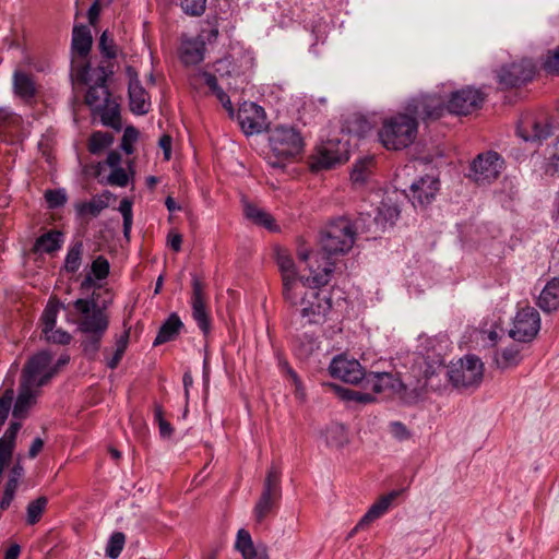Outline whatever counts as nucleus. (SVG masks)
I'll return each mask as SVG.
<instances>
[{"instance_id":"f257e3e1","label":"nucleus","mask_w":559,"mask_h":559,"mask_svg":"<svg viewBox=\"0 0 559 559\" xmlns=\"http://www.w3.org/2000/svg\"><path fill=\"white\" fill-rule=\"evenodd\" d=\"M68 310V321L76 324L82 334L81 346L84 354L94 359L100 348L102 340L109 326V316L94 299L79 298L68 306L50 298L41 316L43 331L49 332L57 322L59 309Z\"/></svg>"},{"instance_id":"f03ea898","label":"nucleus","mask_w":559,"mask_h":559,"mask_svg":"<svg viewBox=\"0 0 559 559\" xmlns=\"http://www.w3.org/2000/svg\"><path fill=\"white\" fill-rule=\"evenodd\" d=\"M311 281L297 285L293 292L284 296L285 301L299 310L302 319L309 324H321L326 321L332 310L331 296L321 287L329 284L334 272V262L325 261L321 270V264L317 266L313 263L307 264Z\"/></svg>"},{"instance_id":"7ed1b4c3","label":"nucleus","mask_w":559,"mask_h":559,"mask_svg":"<svg viewBox=\"0 0 559 559\" xmlns=\"http://www.w3.org/2000/svg\"><path fill=\"white\" fill-rule=\"evenodd\" d=\"M357 236V229L347 217H338L332 221L321 234L320 245L322 252L311 253L307 249H299L297 254L300 261L313 263L316 266L324 265L325 261L332 262L333 255L346 254L353 248ZM322 272V269L320 270Z\"/></svg>"},{"instance_id":"20e7f679","label":"nucleus","mask_w":559,"mask_h":559,"mask_svg":"<svg viewBox=\"0 0 559 559\" xmlns=\"http://www.w3.org/2000/svg\"><path fill=\"white\" fill-rule=\"evenodd\" d=\"M418 133V122L405 109L385 118L378 132L381 144L390 151H400L414 143Z\"/></svg>"},{"instance_id":"39448f33","label":"nucleus","mask_w":559,"mask_h":559,"mask_svg":"<svg viewBox=\"0 0 559 559\" xmlns=\"http://www.w3.org/2000/svg\"><path fill=\"white\" fill-rule=\"evenodd\" d=\"M271 152L266 156V163L272 168L283 169L286 163L300 154L304 150V138L293 127H275L269 138Z\"/></svg>"},{"instance_id":"423d86ee","label":"nucleus","mask_w":559,"mask_h":559,"mask_svg":"<svg viewBox=\"0 0 559 559\" xmlns=\"http://www.w3.org/2000/svg\"><path fill=\"white\" fill-rule=\"evenodd\" d=\"M450 382L457 389H475L484 378V364L475 355H466L449 370Z\"/></svg>"},{"instance_id":"0eeeda50","label":"nucleus","mask_w":559,"mask_h":559,"mask_svg":"<svg viewBox=\"0 0 559 559\" xmlns=\"http://www.w3.org/2000/svg\"><path fill=\"white\" fill-rule=\"evenodd\" d=\"M51 362L52 356L48 352L35 354L25 364L21 380L40 388L46 385L57 374V367H51Z\"/></svg>"},{"instance_id":"6e6552de","label":"nucleus","mask_w":559,"mask_h":559,"mask_svg":"<svg viewBox=\"0 0 559 559\" xmlns=\"http://www.w3.org/2000/svg\"><path fill=\"white\" fill-rule=\"evenodd\" d=\"M405 110L412 117H415L418 122V119H421L423 121L437 120L448 111V108L443 97L433 93L412 98L406 104Z\"/></svg>"},{"instance_id":"1a4fd4ad","label":"nucleus","mask_w":559,"mask_h":559,"mask_svg":"<svg viewBox=\"0 0 559 559\" xmlns=\"http://www.w3.org/2000/svg\"><path fill=\"white\" fill-rule=\"evenodd\" d=\"M536 67L528 58H521L503 64L497 73L498 83L504 87H516L530 82L535 75Z\"/></svg>"},{"instance_id":"9d476101","label":"nucleus","mask_w":559,"mask_h":559,"mask_svg":"<svg viewBox=\"0 0 559 559\" xmlns=\"http://www.w3.org/2000/svg\"><path fill=\"white\" fill-rule=\"evenodd\" d=\"M503 168V159L498 153L489 151L479 154L472 163L469 177L478 185L496 180Z\"/></svg>"},{"instance_id":"9b49d317","label":"nucleus","mask_w":559,"mask_h":559,"mask_svg":"<svg viewBox=\"0 0 559 559\" xmlns=\"http://www.w3.org/2000/svg\"><path fill=\"white\" fill-rule=\"evenodd\" d=\"M540 329V317L533 307H524L516 312L510 336L519 342H531Z\"/></svg>"},{"instance_id":"f8f14e48","label":"nucleus","mask_w":559,"mask_h":559,"mask_svg":"<svg viewBox=\"0 0 559 559\" xmlns=\"http://www.w3.org/2000/svg\"><path fill=\"white\" fill-rule=\"evenodd\" d=\"M485 94L472 86H466L451 93L447 108L453 115H469L481 107Z\"/></svg>"},{"instance_id":"ddd939ff","label":"nucleus","mask_w":559,"mask_h":559,"mask_svg":"<svg viewBox=\"0 0 559 559\" xmlns=\"http://www.w3.org/2000/svg\"><path fill=\"white\" fill-rule=\"evenodd\" d=\"M331 376L348 383L364 382L366 373L364 368L356 359H349L345 356H337L333 358L329 366Z\"/></svg>"},{"instance_id":"4468645a","label":"nucleus","mask_w":559,"mask_h":559,"mask_svg":"<svg viewBox=\"0 0 559 559\" xmlns=\"http://www.w3.org/2000/svg\"><path fill=\"white\" fill-rule=\"evenodd\" d=\"M192 317L200 330L207 334L211 329V321L205 308V285L195 274L192 275Z\"/></svg>"},{"instance_id":"2eb2a0df","label":"nucleus","mask_w":559,"mask_h":559,"mask_svg":"<svg viewBox=\"0 0 559 559\" xmlns=\"http://www.w3.org/2000/svg\"><path fill=\"white\" fill-rule=\"evenodd\" d=\"M276 262L282 275L283 297L293 292L297 285H304L311 281V276L304 277L297 272L293 258L285 251H278Z\"/></svg>"},{"instance_id":"dca6fc26","label":"nucleus","mask_w":559,"mask_h":559,"mask_svg":"<svg viewBox=\"0 0 559 559\" xmlns=\"http://www.w3.org/2000/svg\"><path fill=\"white\" fill-rule=\"evenodd\" d=\"M238 120L247 135L257 134L265 128V111L255 103H243L238 110Z\"/></svg>"},{"instance_id":"f3484780","label":"nucleus","mask_w":559,"mask_h":559,"mask_svg":"<svg viewBox=\"0 0 559 559\" xmlns=\"http://www.w3.org/2000/svg\"><path fill=\"white\" fill-rule=\"evenodd\" d=\"M516 132L526 142H539L548 138L551 131L546 119L526 114L521 118Z\"/></svg>"},{"instance_id":"a211bd4d","label":"nucleus","mask_w":559,"mask_h":559,"mask_svg":"<svg viewBox=\"0 0 559 559\" xmlns=\"http://www.w3.org/2000/svg\"><path fill=\"white\" fill-rule=\"evenodd\" d=\"M439 191V180L426 175L411 186V200L415 207H425L432 202Z\"/></svg>"},{"instance_id":"6ab92c4d","label":"nucleus","mask_w":559,"mask_h":559,"mask_svg":"<svg viewBox=\"0 0 559 559\" xmlns=\"http://www.w3.org/2000/svg\"><path fill=\"white\" fill-rule=\"evenodd\" d=\"M400 385L399 379L390 372H370L366 373L364 379V388L376 394H390Z\"/></svg>"},{"instance_id":"aec40b11","label":"nucleus","mask_w":559,"mask_h":559,"mask_svg":"<svg viewBox=\"0 0 559 559\" xmlns=\"http://www.w3.org/2000/svg\"><path fill=\"white\" fill-rule=\"evenodd\" d=\"M40 386L21 380L17 399L13 407L15 418H24L28 409L36 403Z\"/></svg>"},{"instance_id":"412c9836","label":"nucleus","mask_w":559,"mask_h":559,"mask_svg":"<svg viewBox=\"0 0 559 559\" xmlns=\"http://www.w3.org/2000/svg\"><path fill=\"white\" fill-rule=\"evenodd\" d=\"M114 194L106 190L98 195H94L88 202H79L74 205L75 212L79 217L84 218L87 216L97 217L103 210L109 206L110 199Z\"/></svg>"},{"instance_id":"4be33fe9","label":"nucleus","mask_w":559,"mask_h":559,"mask_svg":"<svg viewBox=\"0 0 559 559\" xmlns=\"http://www.w3.org/2000/svg\"><path fill=\"white\" fill-rule=\"evenodd\" d=\"M205 43L203 38L183 39L180 47V59L187 66H194L204 59Z\"/></svg>"},{"instance_id":"5701e85b","label":"nucleus","mask_w":559,"mask_h":559,"mask_svg":"<svg viewBox=\"0 0 559 559\" xmlns=\"http://www.w3.org/2000/svg\"><path fill=\"white\" fill-rule=\"evenodd\" d=\"M129 99L132 112L144 115L148 111L151 106L150 96L136 78L129 82Z\"/></svg>"},{"instance_id":"b1692460","label":"nucleus","mask_w":559,"mask_h":559,"mask_svg":"<svg viewBox=\"0 0 559 559\" xmlns=\"http://www.w3.org/2000/svg\"><path fill=\"white\" fill-rule=\"evenodd\" d=\"M110 102V93L106 85V76L102 75L97 82L92 85L85 96V103L95 111L102 109Z\"/></svg>"},{"instance_id":"393cba45","label":"nucleus","mask_w":559,"mask_h":559,"mask_svg":"<svg viewBox=\"0 0 559 559\" xmlns=\"http://www.w3.org/2000/svg\"><path fill=\"white\" fill-rule=\"evenodd\" d=\"M336 146L333 141H328L319 147L317 164L321 168H331L335 164L346 159L345 150H341Z\"/></svg>"},{"instance_id":"a878e982","label":"nucleus","mask_w":559,"mask_h":559,"mask_svg":"<svg viewBox=\"0 0 559 559\" xmlns=\"http://www.w3.org/2000/svg\"><path fill=\"white\" fill-rule=\"evenodd\" d=\"M182 326L183 324L179 316L177 313H171L159 328L153 345L158 346L175 340L179 335Z\"/></svg>"},{"instance_id":"bb28decb","label":"nucleus","mask_w":559,"mask_h":559,"mask_svg":"<svg viewBox=\"0 0 559 559\" xmlns=\"http://www.w3.org/2000/svg\"><path fill=\"white\" fill-rule=\"evenodd\" d=\"M537 304L545 312L559 309V278H554L546 284L539 294Z\"/></svg>"},{"instance_id":"cd10ccee","label":"nucleus","mask_w":559,"mask_h":559,"mask_svg":"<svg viewBox=\"0 0 559 559\" xmlns=\"http://www.w3.org/2000/svg\"><path fill=\"white\" fill-rule=\"evenodd\" d=\"M13 90L24 100L32 99L37 92L33 76L19 70L13 73Z\"/></svg>"},{"instance_id":"c85d7f7f","label":"nucleus","mask_w":559,"mask_h":559,"mask_svg":"<svg viewBox=\"0 0 559 559\" xmlns=\"http://www.w3.org/2000/svg\"><path fill=\"white\" fill-rule=\"evenodd\" d=\"M236 548L241 552L243 559H259V555L267 554L264 545L254 546L250 533L243 528L237 533Z\"/></svg>"},{"instance_id":"c756f323","label":"nucleus","mask_w":559,"mask_h":559,"mask_svg":"<svg viewBox=\"0 0 559 559\" xmlns=\"http://www.w3.org/2000/svg\"><path fill=\"white\" fill-rule=\"evenodd\" d=\"M374 168V158L365 156L356 160L350 173V180L356 187H362L367 183Z\"/></svg>"},{"instance_id":"7c9ffc66","label":"nucleus","mask_w":559,"mask_h":559,"mask_svg":"<svg viewBox=\"0 0 559 559\" xmlns=\"http://www.w3.org/2000/svg\"><path fill=\"white\" fill-rule=\"evenodd\" d=\"M281 476L282 472L281 468L272 464L270 468L267 469L264 483H263V489L261 492L262 497L273 498L281 500L282 497V488H281Z\"/></svg>"},{"instance_id":"2f4dec72","label":"nucleus","mask_w":559,"mask_h":559,"mask_svg":"<svg viewBox=\"0 0 559 559\" xmlns=\"http://www.w3.org/2000/svg\"><path fill=\"white\" fill-rule=\"evenodd\" d=\"M62 234L58 230H50L38 237L34 245V251L40 253H52L60 249Z\"/></svg>"},{"instance_id":"473e14b6","label":"nucleus","mask_w":559,"mask_h":559,"mask_svg":"<svg viewBox=\"0 0 559 559\" xmlns=\"http://www.w3.org/2000/svg\"><path fill=\"white\" fill-rule=\"evenodd\" d=\"M92 35L88 27L84 25L75 26L72 34V48L81 56L85 57L92 48Z\"/></svg>"},{"instance_id":"72a5a7b5","label":"nucleus","mask_w":559,"mask_h":559,"mask_svg":"<svg viewBox=\"0 0 559 559\" xmlns=\"http://www.w3.org/2000/svg\"><path fill=\"white\" fill-rule=\"evenodd\" d=\"M399 496L397 491H392L381 497L376 503L371 506L368 512L362 516V523H371L372 521L382 516L390 508L391 503Z\"/></svg>"},{"instance_id":"f704fd0d","label":"nucleus","mask_w":559,"mask_h":559,"mask_svg":"<svg viewBox=\"0 0 559 559\" xmlns=\"http://www.w3.org/2000/svg\"><path fill=\"white\" fill-rule=\"evenodd\" d=\"M245 215L248 219L259 226H262L269 230L276 229V225L272 215L253 204H246Z\"/></svg>"},{"instance_id":"c9c22d12","label":"nucleus","mask_w":559,"mask_h":559,"mask_svg":"<svg viewBox=\"0 0 559 559\" xmlns=\"http://www.w3.org/2000/svg\"><path fill=\"white\" fill-rule=\"evenodd\" d=\"M83 251L84 245L81 240L71 243L64 259L66 272L74 274L79 271L82 264Z\"/></svg>"},{"instance_id":"e433bc0d","label":"nucleus","mask_w":559,"mask_h":559,"mask_svg":"<svg viewBox=\"0 0 559 559\" xmlns=\"http://www.w3.org/2000/svg\"><path fill=\"white\" fill-rule=\"evenodd\" d=\"M100 116V121L104 126L110 127L115 130L121 129V118L118 105L115 102H108L102 109H96Z\"/></svg>"},{"instance_id":"4c0bfd02","label":"nucleus","mask_w":559,"mask_h":559,"mask_svg":"<svg viewBox=\"0 0 559 559\" xmlns=\"http://www.w3.org/2000/svg\"><path fill=\"white\" fill-rule=\"evenodd\" d=\"M522 357L520 349L515 346L504 348L495 356V362L500 369H508L515 367L520 364Z\"/></svg>"},{"instance_id":"58836bf2","label":"nucleus","mask_w":559,"mask_h":559,"mask_svg":"<svg viewBox=\"0 0 559 559\" xmlns=\"http://www.w3.org/2000/svg\"><path fill=\"white\" fill-rule=\"evenodd\" d=\"M345 128L348 133L355 134L358 138L366 136L372 130L371 123L361 115H354L348 118L345 122Z\"/></svg>"},{"instance_id":"ea45409f","label":"nucleus","mask_w":559,"mask_h":559,"mask_svg":"<svg viewBox=\"0 0 559 559\" xmlns=\"http://www.w3.org/2000/svg\"><path fill=\"white\" fill-rule=\"evenodd\" d=\"M47 504L48 499L45 496L31 501L26 507V523L28 525L38 523L46 511Z\"/></svg>"},{"instance_id":"a19ab883","label":"nucleus","mask_w":559,"mask_h":559,"mask_svg":"<svg viewBox=\"0 0 559 559\" xmlns=\"http://www.w3.org/2000/svg\"><path fill=\"white\" fill-rule=\"evenodd\" d=\"M114 142V136L109 132L96 131L93 132L88 140V151L92 154H99L105 148L109 147Z\"/></svg>"},{"instance_id":"79ce46f5","label":"nucleus","mask_w":559,"mask_h":559,"mask_svg":"<svg viewBox=\"0 0 559 559\" xmlns=\"http://www.w3.org/2000/svg\"><path fill=\"white\" fill-rule=\"evenodd\" d=\"M278 501L277 499L260 496L253 508L255 521L262 523L274 511Z\"/></svg>"},{"instance_id":"37998d69","label":"nucleus","mask_w":559,"mask_h":559,"mask_svg":"<svg viewBox=\"0 0 559 559\" xmlns=\"http://www.w3.org/2000/svg\"><path fill=\"white\" fill-rule=\"evenodd\" d=\"M204 82L210 87V90L216 95L218 100L222 103L223 107L228 110L230 114L234 112L233 105L229 96L217 84V79L214 74L204 72L203 73Z\"/></svg>"},{"instance_id":"c03bdc74","label":"nucleus","mask_w":559,"mask_h":559,"mask_svg":"<svg viewBox=\"0 0 559 559\" xmlns=\"http://www.w3.org/2000/svg\"><path fill=\"white\" fill-rule=\"evenodd\" d=\"M126 536L121 532L114 533L106 546V555L111 559H117L124 546Z\"/></svg>"},{"instance_id":"a18cd8bd","label":"nucleus","mask_w":559,"mask_h":559,"mask_svg":"<svg viewBox=\"0 0 559 559\" xmlns=\"http://www.w3.org/2000/svg\"><path fill=\"white\" fill-rule=\"evenodd\" d=\"M128 343H129V331H126L117 340L114 356L107 361V366L110 369L117 368V366L119 365V362L121 361V359L124 355V352L128 347Z\"/></svg>"},{"instance_id":"49530a36","label":"nucleus","mask_w":559,"mask_h":559,"mask_svg":"<svg viewBox=\"0 0 559 559\" xmlns=\"http://www.w3.org/2000/svg\"><path fill=\"white\" fill-rule=\"evenodd\" d=\"M338 392L343 400L353 401L359 404H368L376 401L374 396L368 392L352 389H340Z\"/></svg>"},{"instance_id":"de8ad7c7","label":"nucleus","mask_w":559,"mask_h":559,"mask_svg":"<svg viewBox=\"0 0 559 559\" xmlns=\"http://www.w3.org/2000/svg\"><path fill=\"white\" fill-rule=\"evenodd\" d=\"M346 440V431L342 425H332L326 429V442L330 445L342 447Z\"/></svg>"},{"instance_id":"09e8293b","label":"nucleus","mask_w":559,"mask_h":559,"mask_svg":"<svg viewBox=\"0 0 559 559\" xmlns=\"http://www.w3.org/2000/svg\"><path fill=\"white\" fill-rule=\"evenodd\" d=\"M119 212L123 217V235L126 238H129L133 221L132 202L127 198L122 199L119 205Z\"/></svg>"},{"instance_id":"8fccbe9b","label":"nucleus","mask_w":559,"mask_h":559,"mask_svg":"<svg viewBox=\"0 0 559 559\" xmlns=\"http://www.w3.org/2000/svg\"><path fill=\"white\" fill-rule=\"evenodd\" d=\"M109 271L110 264L103 255H98L91 264V272L98 281L105 280L108 276Z\"/></svg>"},{"instance_id":"3c124183","label":"nucleus","mask_w":559,"mask_h":559,"mask_svg":"<svg viewBox=\"0 0 559 559\" xmlns=\"http://www.w3.org/2000/svg\"><path fill=\"white\" fill-rule=\"evenodd\" d=\"M154 418L158 423L160 437L165 439L170 438L174 432V428L171 424L164 418L163 407L158 404H156L154 408Z\"/></svg>"},{"instance_id":"603ef678","label":"nucleus","mask_w":559,"mask_h":559,"mask_svg":"<svg viewBox=\"0 0 559 559\" xmlns=\"http://www.w3.org/2000/svg\"><path fill=\"white\" fill-rule=\"evenodd\" d=\"M183 12L191 16H200L206 8V0H180Z\"/></svg>"},{"instance_id":"864d4df0","label":"nucleus","mask_w":559,"mask_h":559,"mask_svg":"<svg viewBox=\"0 0 559 559\" xmlns=\"http://www.w3.org/2000/svg\"><path fill=\"white\" fill-rule=\"evenodd\" d=\"M543 68L549 74L559 75V46L548 50Z\"/></svg>"},{"instance_id":"5fc2aeb1","label":"nucleus","mask_w":559,"mask_h":559,"mask_svg":"<svg viewBox=\"0 0 559 559\" xmlns=\"http://www.w3.org/2000/svg\"><path fill=\"white\" fill-rule=\"evenodd\" d=\"M21 428V424L12 423L10 427L7 429L4 435L0 438V448L9 450L13 452L15 438Z\"/></svg>"},{"instance_id":"6e6d98bb","label":"nucleus","mask_w":559,"mask_h":559,"mask_svg":"<svg viewBox=\"0 0 559 559\" xmlns=\"http://www.w3.org/2000/svg\"><path fill=\"white\" fill-rule=\"evenodd\" d=\"M14 391L12 388L5 389L0 396V426L4 424L12 406Z\"/></svg>"},{"instance_id":"4d7b16f0","label":"nucleus","mask_w":559,"mask_h":559,"mask_svg":"<svg viewBox=\"0 0 559 559\" xmlns=\"http://www.w3.org/2000/svg\"><path fill=\"white\" fill-rule=\"evenodd\" d=\"M130 176L126 169L121 167L112 168L111 173L107 177L106 182L110 186L126 187L129 183Z\"/></svg>"},{"instance_id":"13d9d810","label":"nucleus","mask_w":559,"mask_h":559,"mask_svg":"<svg viewBox=\"0 0 559 559\" xmlns=\"http://www.w3.org/2000/svg\"><path fill=\"white\" fill-rule=\"evenodd\" d=\"M43 334L45 335V338L47 342H51L55 344L67 345L72 340L71 334L62 329H57V330L52 329L49 332L43 331Z\"/></svg>"},{"instance_id":"bf43d9fd","label":"nucleus","mask_w":559,"mask_h":559,"mask_svg":"<svg viewBox=\"0 0 559 559\" xmlns=\"http://www.w3.org/2000/svg\"><path fill=\"white\" fill-rule=\"evenodd\" d=\"M100 52L108 59H114L117 56L116 45L112 38L108 36L107 32H104L99 38Z\"/></svg>"},{"instance_id":"052dcab7","label":"nucleus","mask_w":559,"mask_h":559,"mask_svg":"<svg viewBox=\"0 0 559 559\" xmlns=\"http://www.w3.org/2000/svg\"><path fill=\"white\" fill-rule=\"evenodd\" d=\"M45 200L50 209L62 206L67 202V194L64 190H47L45 192Z\"/></svg>"},{"instance_id":"680f3d73","label":"nucleus","mask_w":559,"mask_h":559,"mask_svg":"<svg viewBox=\"0 0 559 559\" xmlns=\"http://www.w3.org/2000/svg\"><path fill=\"white\" fill-rule=\"evenodd\" d=\"M136 139H138L136 129L133 127H127L124 130L122 140H121V148L127 154H132L133 153V143L136 141Z\"/></svg>"},{"instance_id":"e2e57ef3","label":"nucleus","mask_w":559,"mask_h":559,"mask_svg":"<svg viewBox=\"0 0 559 559\" xmlns=\"http://www.w3.org/2000/svg\"><path fill=\"white\" fill-rule=\"evenodd\" d=\"M24 474V468L20 463H16L10 471L9 479L5 484V488L15 490L19 487V481Z\"/></svg>"},{"instance_id":"0e129e2a","label":"nucleus","mask_w":559,"mask_h":559,"mask_svg":"<svg viewBox=\"0 0 559 559\" xmlns=\"http://www.w3.org/2000/svg\"><path fill=\"white\" fill-rule=\"evenodd\" d=\"M390 431H391L392 436L400 441L406 440L411 437L409 430L401 421L391 423Z\"/></svg>"},{"instance_id":"69168bd1","label":"nucleus","mask_w":559,"mask_h":559,"mask_svg":"<svg viewBox=\"0 0 559 559\" xmlns=\"http://www.w3.org/2000/svg\"><path fill=\"white\" fill-rule=\"evenodd\" d=\"M168 246L176 252L181 250L182 236L179 233L170 231L167 237Z\"/></svg>"},{"instance_id":"338daca9","label":"nucleus","mask_w":559,"mask_h":559,"mask_svg":"<svg viewBox=\"0 0 559 559\" xmlns=\"http://www.w3.org/2000/svg\"><path fill=\"white\" fill-rule=\"evenodd\" d=\"M171 143H173V139L168 134H164L159 139V146L163 150L164 157L166 160H169L171 157Z\"/></svg>"},{"instance_id":"774afa93","label":"nucleus","mask_w":559,"mask_h":559,"mask_svg":"<svg viewBox=\"0 0 559 559\" xmlns=\"http://www.w3.org/2000/svg\"><path fill=\"white\" fill-rule=\"evenodd\" d=\"M44 448V440L41 438H35L29 447L28 456L35 459Z\"/></svg>"}]
</instances>
